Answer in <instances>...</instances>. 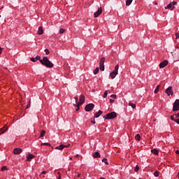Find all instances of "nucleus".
I'll return each instance as SVG.
<instances>
[{"label": "nucleus", "instance_id": "1", "mask_svg": "<svg viewBox=\"0 0 179 179\" xmlns=\"http://www.w3.org/2000/svg\"><path fill=\"white\" fill-rule=\"evenodd\" d=\"M40 62L43 65H45L46 68H52V66H54V64H52L47 57H43V59L40 60Z\"/></svg>", "mask_w": 179, "mask_h": 179}, {"label": "nucleus", "instance_id": "2", "mask_svg": "<svg viewBox=\"0 0 179 179\" xmlns=\"http://www.w3.org/2000/svg\"><path fill=\"white\" fill-rule=\"evenodd\" d=\"M74 100H75V103H73V106H76V104L77 106H82V104L85 103V96L80 95V98H78V96H75Z\"/></svg>", "mask_w": 179, "mask_h": 179}, {"label": "nucleus", "instance_id": "3", "mask_svg": "<svg viewBox=\"0 0 179 179\" xmlns=\"http://www.w3.org/2000/svg\"><path fill=\"white\" fill-rule=\"evenodd\" d=\"M118 69H120V66L117 64L115 66L114 71H113L111 73H110V76L111 79H115V76L118 75Z\"/></svg>", "mask_w": 179, "mask_h": 179}, {"label": "nucleus", "instance_id": "4", "mask_svg": "<svg viewBox=\"0 0 179 179\" xmlns=\"http://www.w3.org/2000/svg\"><path fill=\"white\" fill-rule=\"evenodd\" d=\"M174 62H178L179 61V48L175 47V53L173 55Z\"/></svg>", "mask_w": 179, "mask_h": 179}, {"label": "nucleus", "instance_id": "5", "mask_svg": "<svg viewBox=\"0 0 179 179\" xmlns=\"http://www.w3.org/2000/svg\"><path fill=\"white\" fill-rule=\"evenodd\" d=\"M115 117H117V113L115 112H111L103 116V118L104 120H113V118H115Z\"/></svg>", "mask_w": 179, "mask_h": 179}, {"label": "nucleus", "instance_id": "6", "mask_svg": "<svg viewBox=\"0 0 179 179\" xmlns=\"http://www.w3.org/2000/svg\"><path fill=\"white\" fill-rule=\"evenodd\" d=\"M173 111H179V99H176L173 103Z\"/></svg>", "mask_w": 179, "mask_h": 179}, {"label": "nucleus", "instance_id": "7", "mask_svg": "<svg viewBox=\"0 0 179 179\" xmlns=\"http://www.w3.org/2000/svg\"><path fill=\"white\" fill-rule=\"evenodd\" d=\"M177 5V2L176 1H172L166 7H165V9H169L170 10H173L174 9V6Z\"/></svg>", "mask_w": 179, "mask_h": 179}, {"label": "nucleus", "instance_id": "8", "mask_svg": "<svg viewBox=\"0 0 179 179\" xmlns=\"http://www.w3.org/2000/svg\"><path fill=\"white\" fill-rule=\"evenodd\" d=\"M106 61V59L104 57H102L99 62V69L100 71H104V62Z\"/></svg>", "mask_w": 179, "mask_h": 179}, {"label": "nucleus", "instance_id": "9", "mask_svg": "<svg viewBox=\"0 0 179 179\" xmlns=\"http://www.w3.org/2000/svg\"><path fill=\"white\" fill-rule=\"evenodd\" d=\"M165 93H166L167 96H173V94H174V92H173V87H169L166 90Z\"/></svg>", "mask_w": 179, "mask_h": 179}, {"label": "nucleus", "instance_id": "10", "mask_svg": "<svg viewBox=\"0 0 179 179\" xmlns=\"http://www.w3.org/2000/svg\"><path fill=\"white\" fill-rule=\"evenodd\" d=\"M94 108V104L93 103L87 104L85 106V111L87 112L92 111V110H93Z\"/></svg>", "mask_w": 179, "mask_h": 179}, {"label": "nucleus", "instance_id": "11", "mask_svg": "<svg viewBox=\"0 0 179 179\" xmlns=\"http://www.w3.org/2000/svg\"><path fill=\"white\" fill-rule=\"evenodd\" d=\"M103 13L101 7H98V10L94 13V17H99V15Z\"/></svg>", "mask_w": 179, "mask_h": 179}, {"label": "nucleus", "instance_id": "12", "mask_svg": "<svg viewBox=\"0 0 179 179\" xmlns=\"http://www.w3.org/2000/svg\"><path fill=\"white\" fill-rule=\"evenodd\" d=\"M22 152H23V150H22V148H17L13 150L14 155H20Z\"/></svg>", "mask_w": 179, "mask_h": 179}, {"label": "nucleus", "instance_id": "13", "mask_svg": "<svg viewBox=\"0 0 179 179\" xmlns=\"http://www.w3.org/2000/svg\"><path fill=\"white\" fill-rule=\"evenodd\" d=\"M167 65H169V61L164 60L159 64V68H165Z\"/></svg>", "mask_w": 179, "mask_h": 179}, {"label": "nucleus", "instance_id": "14", "mask_svg": "<svg viewBox=\"0 0 179 179\" xmlns=\"http://www.w3.org/2000/svg\"><path fill=\"white\" fill-rule=\"evenodd\" d=\"M35 156L33 154H29L27 157V162H31L32 159H34Z\"/></svg>", "mask_w": 179, "mask_h": 179}, {"label": "nucleus", "instance_id": "15", "mask_svg": "<svg viewBox=\"0 0 179 179\" xmlns=\"http://www.w3.org/2000/svg\"><path fill=\"white\" fill-rule=\"evenodd\" d=\"M103 114V111L101 110H99L98 112H96L94 115V118H99V117H100V115Z\"/></svg>", "mask_w": 179, "mask_h": 179}, {"label": "nucleus", "instance_id": "16", "mask_svg": "<svg viewBox=\"0 0 179 179\" xmlns=\"http://www.w3.org/2000/svg\"><path fill=\"white\" fill-rule=\"evenodd\" d=\"M44 33V31L43 30V27H39L38 29V34L39 36H41Z\"/></svg>", "mask_w": 179, "mask_h": 179}, {"label": "nucleus", "instance_id": "17", "mask_svg": "<svg viewBox=\"0 0 179 179\" xmlns=\"http://www.w3.org/2000/svg\"><path fill=\"white\" fill-rule=\"evenodd\" d=\"M55 149L57 150H64V149H65V145H60L56 147Z\"/></svg>", "mask_w": 179, "mask_h": 179}, {"label": "nucleus", "instance_id": "18", "mask_svg": "<svg viewBox=\"0 0 179 179\" xmlns=\"http://www.w3.org/2000/svg\"><path fill=\"white\" fill-rule=\"evenodd\" d=\"M100 152H96L93 154V157H94V159H97L99 157H100Z\"/></svg>", "mask_w": 179, "mask_h": 179}, {"label": "nucleus", "instance_id": "19", "mask_svg": "<svg viewBox=\"0 0 179 179\" xmlns=\"http://www.w3.org/2000/svg\"><path fill=\"white\" fill-rule=\"evenodd\" d=\"M151 152L153 153V155H159V150L157 149H152Z\"/></svg>", "mask_w": 179, "mask_h": 179}, {"label": "nucleus", "instance_id": "20", "mask_svg": "<svg viewBox=\"0 0 179 179\" xmlns=\"http://www.w3.org/2000/svg\"><path fill=\"white\" fill-rule=\"evenodd\" d=\"M159 89H160V85H157V87L155 88L154 93L155 94H157V93H159Z\"/></svg>", "mask_w": 179, "mask_h": 179}, {"label": "nucleus", "instance_id": "21", "mask_svg": "<svg viewBox=\"0 0 179 179\" xmlns=\"http://www.w3.org/2000/svg\"><path fill=\"white\" fill-rule=\"evenodd\" d=\"M132 1L134 0H127L126 1V6H129L132 3Z\"/></svg>", "mask_w": 179, "mask_h": 179}, {"label": "nucleus", "instance_id": "22", "mask_svg": "<svg viewBox=\"0 0 179 179\" xmlns=\"http://www.w3.org/2000/svg\"><path fill=\"white\" fill-rule=\"evenodd\" d=\"M99 67H96V68L94 70V71H93L94 75H97V74L99 73Z\"/></svg>", "mask_w": 179, "mask_h": 179}, {"label": "nucleus", "instance_id": "23", "mask_svg": "<svg viewBox=\"0 0 179 179\" xmlns=\"http://www.w3.org/2000/svg\"><path fill=\"white\" fill-rule=\"evenodd\" d=\"M159 176H160V172H159V171H155L154 172V176L155 177H159Z\"/></svg>", "mask_w": 179, "mask_h": 179}, {"label": "nucleus", "instance_id": "24", "mask_svg": "<svg viewBox=\"0 0 179 179\" xmlns=\"http://www.w3.org/2000/svg\"><path fill=\"white\" fill-rule=\"evenodd\" d=\"M129 106H130V107H131L132 108H136V105H135V103H133L132 102H130L129 103Z\"/></svg>", "mask_w": 179, "mask_h": 179}, {"label": "nucleus", "instance_id": "25", "mask_svg": "<svg viewBox=\"0 0 179 179\" xmlns=\"http://www.w3.org/2000/svg\"><path fill=\"white\" fill-rule=\"evenodd\" d=\"M6 131H8V128L1 129H0L1 134H5V132H6Z\"/></svg>", "mask_w": 179, "mask_h": 179}, {"label": "nucleus", "instance_id": "26", "mask_svg": "<svg viewBox=\"0 0 179 179\" xmlns=\"http://www.w3.org/2000/svg\"><path fill=\"white\" fill-rule=\"evenodd\" d=\"M41 146H51V144L50 143H42Z\"/></svg>", "mask_w": 179, "mask_h": 179}, {"label": "nucleus", "instance_id": "27", "mask_svg": "<svg viewBox=\"0 0 179 179\" xmlns=\"http://www.w3.org/2000/svg\"><path fill=\"white\" fill-rule=\"evenodd\" d=\"M135 140H136V141H141V135L136 134V135L135 136Z\"/></svg>", "mask_w": 179, "mask_h": 179}, {"label": "nucleus", "instance_id": "28", "mask_svg": "<svg viewBox=\"0 0 179 179\" xmlns=\"http://www.w3.org/2000/svg\"><path fill=\"white\" fill-rule=\"evenodd\" d=\"M102 162L103 163H105V164L108 165V161H107V158H103Z\"/></svg>", "mask_w": 179, "mask_h": 179}, {"label": "nucleus", "instance_id": "29", "mask_svg": "<svg viewBox=\"0 0 179 179\" xmlns=\"http://www.w3.org/2000/svg\"><path fill=\"white\" fill-rule=\"evenodd\" d=\"M44 135H45V130H43L41 133V138H43L44 137Z\"/></svg>", "mask_w": 179, "mask_h": 179}, {"label": "nucleus", "instance_id": "30", "mask_svg": "<svg viewBox=\"0 0 179 179\" xmlns=\"http://www.w3.org/2000/svg\"><path fill=\"white\" fill-rule=\"evenodd\" d=\"M64 33H65V29H64L63 28L60 29L59 34H64Z\"/></svg>", "mask_w": 179, "mask_h": 179}, {"label": "nucleus", "instance_id": "31", "mask_svg": "<svg viewBox=\"0 0 179 179\" xmlns=\"http://www.w3.org/2000/svg\"><path fill=\"white\" fill-rule=\"evenodd\" d=\"M134 171H136V173H138V171H139V166H136V167L134 168Z\"/></svg>", "mask_w": 179, "mask_h": 179}, {"label": "nucleus", "instance_id": "32", "mask_svg": "<svg viewBox=\"0 0 179 179\" xmlns=\"http://www.w3.org/2000/svg\"><path fill=\"white\" fill-rule=\"evenodd\" d=\"M108 94V93L107 92V91H105L103 95V99H106V97H107V95Z\"/></svg>", "mask_w": 179, "mask_h": 179}, {"label": "nucleus", "instance_id": "33", "mask_svg": "<svg viewBox=\"0 0 179 179\" xmlns=\"http://www.w3.org/2000/svg\"><path fill=\"white\" fill-rule=\"evenodd\" d=\"M31 101H28V104L27 105V108H30V104H31Z\"/></svg>", "mask_w": 179, "mask_h": 179}, {"label": "nucleus", "instance_id": "34", "mask_svg": "<svg viewBox=\"0 0 179 179\" xmlns=\"http://www.w3.org/2000/svg\"><path fill=\"white\" fill-rule=\"evenodd\" d=\"M45 52L46 55H48L50 54V50L48 49H45Z\"/></svg>", "mask_w": 179, "mask_h": 179}, {"label": "nucleus", "instance_id": "35", "mask_svg": "<svg viewBox=\"0 0 179 179\" xmlns=\"http://www.w3.org/2000/svg\"><path fill=\"white\" fill-rule=\"evenodd\" d=\"M31 61L32 62H36L37 60H36V57H31Z\"/></svg>", "mask_w": 179, "mask_h": 179}, {"label": "nucleus", "instance_id": "36", "mask_svg": "<svg viewBox=\"0 0 179 179\" xmlns=\"http://www.w3.org/2000/svg\"><path fill=\"white\" fill-rule=\"evenodd\" d=\"M5 170H8V168L6 166H3L1 168V171H5Z\"/></svg>", "mask_w": 179, "mask_h": 179}, {"label": "nucleus", "instance_id": "37", "mask_svg": "<svg viewBox=\"0 0 179 179\" xmlns=\"http://www.w3.org/2000/svg\"><path fill=\"white\" fill-rule=\"evenodd\" d=\"M35 58H36V61H40V60H41V57L40 56H36Z\"/></svg>", "mask_w": 179, "mask_h": 179}, {"label": "nucleus", "instance_id": "38", "mask_svg": "<svg viewBox=\"0 0 179 179\" xmlns=\"http://www.w3.org/2000/svg\"><path fill=\"white\" fill-rule=\"evenodd\" d=\"M110 97H111L112 99H117V95H115V94H112V95H110Z\"/></svg>", "mask_w": 179, "mask_h": 179}, {"label": "nucleus", "instance_id": "39", "mask_svg": "<svg viewBox=\"0 0 179 179\" xmlns=\"http://www.w3.org/2000/svg\"><path fill=\"white\" fill-rule=\"evenodd\" d=\"M77 106V108L76 109V111H79L80 106L76 105Z\"/></svg>", "mask_w": 179, "mask_h": 179}, {"label": "nucleus", "instance_id": "40", "mask_svg": "<svg viewBox=\"0 0 179 179\" xmlns=\"http://www.w3.org/2000/svg\"><path fill=\"white\" fill-rule=\"evenodd\" d=\"M171 121H176V119H174V116L173 115H171Z\"/></svg>", "mask_w": 179, "mask_h": 179}, {"label": "nucleus", "instance_id": "41", "mask_svg": "<svg viewBox=\"0 0 179 179\" xmlns=\"http://www.w3.org/2000/svg\"><path fill=\"white\" fill-rule=\"evenodd\" d=\"M176 40H178V38H179V34L178 33L176 34Z\"/></svg>", "mask_w": 179, "mask_h": 179}, {"label": "nucleus", "instance_id": "42", "mask_svg": "<svg viewBox=\"0 0 179 179\" xmlns=\"http://www.w3.org/2000/svg\"><path fill=\"white\" fill-rule=\"evenodd\" d=\"M175 122H176V124H179V118L178 119H176L175 120Z\"/></svg>", "mask_w": 179, "mask_h": 179}, {"label": "nucleus", "instance_id": "43", "mask_svg": "<svg viewBox=\"0 0 179 179\" xmlns=\"http://www.w3.org/2000/svg\"><path fill=\"white\" fill-rule=\"evenodd\" d=\"M92 124H96V120L94 119L93 120L91 121Z\"/></svg>", "mask_w": 179, "mask_h": 179}, {"label": "nucleus", "instance_id": "44", "mask_svg": "<svg viewBox=\"0 0 179 179\" xmlns=\"http://www.w3.org/2000/svg\"><path fill=\"white\" fill-rule=\"evenodd\" d=\"M175 117H176V118H178L179 117V113L176 114Z\"/></svg>", "mask_w": 179, "mask_h": 179}, {"label": "nucleus", "instance_id": "45", "mask_svg": "<svg viewBox=\"0 0 179 179\" xmlns=\"http://www.w3.org/2000/svg\"><path fill=\"white\" fill-rule=\"evenodd\" d=\"M69 146H71V144H68L67 145H65L64 148H69Z\"/></svg>", "mask_w": 179, "mask_h": 179}, {"label": "nucleus", "instance_id": "46", "mask_svg": "<svg viewBox=\"0 0 179 179\" xmlns=\"http://www.w3.org/2000/svg\"><path fill=\"white\" fill-rule=\"evenodd\" d=\"M46 173H47V172H46L45 171H42V172H41V174H46Z\"/></svg>", "mask_w": 179, "mask_h": 179}, {"label": "nucleus", "instance_id": "47", "mask_svg": "<svg viewBox=\"0 0 179 179\" xmlns=\"http://www.w3.org/2000/svg\"><path fill=\"white\" fill-rule=\"evenodd\" d=\"M2 54V48H0V55Z\"/></svg>", "mask_w": 179, "mask_h": 179}, {"label": "nucleus", "instance_id": "48", "mask_svg": "<svg viewBox=\"0 0 179 179\" xmlns=\"http://www.w3.org/2000/svg\"><path fill=\"white\" fill-rule=\"evenodd\" d=\"M176 155H179V150H176Z\"/></svg>", "mask_w": 179, "mask_h": 179}, {"label": "nucleus", "instance_id": "49", "mask_svg": "<svg viewBox=\"0 0 179 179\" xmlns=\"http://www.w3.org/2000/svg\"><path fill=\"white\" fill-rule=\"evenodd\" d=\"M113 101H114V100L110 99V103H113Z\"/></svg>", "mask_w": 179, "mask_h": 179}, {"label": "nucleus", "instance_id": "50", "mask_svg": "<svg viewBox=\"0 0 179 179\" xmlns=\"http://www.w3.org/2000/svg\"><path fill=\"white\" fill-rule=\"evenodd\" d=\"M57 179H61V175H59V177Z\"/></svg>", "mask_w": 179, "mask_h": 179}, {"label": "nucleus", "instance_id": "51", "mask_svg": "<svg viewBox=\"0 0 179 179\" xmlns=\"http://www.w3.org/2000/svg\"><path fill=\"white\" fill-rule=\"evenodd\" d=\"M178 179H179V172H178Z\"/></svg>", "mask_w": 179, "mask_h": 179}, {"label": "nucleus", "instance_id": "52", "mask_svg": "<svg viewBox=\"0 0 179 179\" xmlns=\"http://www.w3.org/2000/svg\"><path fill=\"white\" fill-rule=\"evenodd\" d=\"M100 179H106V178H101Z\"/></svg>", "mask_w": 179, "mask_h": 179}, {"label": "nucleus", "instance_id": "53", "mask_svg": "<svg viewBox=\"0 0 179 179\" xmlns=\"http://www.w3.org/2000/svg\"><path fill=\"white\" fill-rule=\"evenodd\" d=\"M79 156V155H77L76 157H78Z\"/></svg>", "mask_w": 179, "mask_h": 179}, {"label": "nucleus", "instance_id": "54", "mask_svg": "<svg viewBox=\"0 0 179 179\" xmlns=\"http://www.w3.org/2000/svg\"><path fill=\"white\" fill-rule=\"evenodd\" d=\"M0 17H1V15H0Z\"/></svg>", "mask_w": 179, "mask_h": 179}]
</instances>
